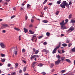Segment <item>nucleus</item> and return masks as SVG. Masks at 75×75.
Segmentation results:
<instances>
[{
  "mask_svg": "<svg viewBox=\"0 0 75 75\" xmlns=\"http://www.w3.org/2000/svg\"><path fill=\"white\" fill-rule=\"evenodd\" d=\"M34 39L36 40H35V41H36V40H37L36 37L34 38V39H33L34 40Z\"/></svg>",
  "mask_w": 75,
  "mask_h": 75,
  "instance_id": "nucleus-61",
  "label": "nucleus"
},
{
  "mask_svg": "<svg viewBox=\"0 0 75 75\" xmlns=\"http://www.w3.org/2000/svg\"><path fill=\"white\" fill-rule=\"evenodd\" d=\"M70 23H75V20H74L73 19L71 20L70 22Z\"/></svg>",
  "mask_w": 75,
  "mask_h": 75,
  "instance_id": "nucleus-13",
  "label": "nucleus"
},
{
  "mask_svg": "<svg viewBox=\"0 0 75 75\" xmlns=\"http://www.w3.org/2000/svg\"><path fill=\"white\" fill-rule=\"evenodd\" d=\"M1 55L2 57H4L5 56L4 54H1Z\"/></svg>",
  "mask_w": 75,
  "mask_h": 75,
  "instance_id": "nucleus-31",
  "label": "nucleus"
},
{
  "mask_svg": "<svg viewBox=\"0 0 75 75\" xmlns=\"http://www.w3.org/2000/svg\"><path fill=\"white\" fill-rule=\"evenodd\" d=\"M14 17H15V16H11V19H13V18Z\"/></svg>",
  "mask_w": 75,
  "mask_h": 75,
  "instance_id": "nucleus-48",
  "label": "nucleus"
},
{
  "mask_svg": "<svg viewBox=\"0 0 75 75\" xmlns=\"http://www.w3.org/2000/svg\"><path fill=\"white\" fill-rule=\"evenodd\" d=\"M66 71V70H63L61 71V73H64Z\"/></svg>",
  "mask_w": 75,
  "mask_h": 75,
  "instance_id": "nucleus-29",
  "label": "nucleus"
},
{
  "mask_svg": "<svg viewBox=\"0 0 75 75\" xmlns=\"http://www.w3.org/2000/svg\"><path fill=\"white\" fill-rule=\"evenodd\" d=\"M39 52V50H36V51H35V53L34 54H38Z\"/></svg>",
  "mask_w": 75,
  "mask_h": 75,
  "instance_id": "nucleus-28",
  "label": "nucleus"
},
{
  "mask_svg": "<svg viewBox=\"0 0 75 75\" xmlns=\"http://www.w3.org/2000/svg\"><path fill=\"white\" fill-rule=\"evenodd\" d=\"M64 36V35L63 34H61V37H62L63 36Z\"/></svg>",
  "mask_w": 75,
  "mask_h": 75,
  "instance_id": "nucleus-59",
  "label": "nucleus"
},
{
  "mask_svg": "<svg viewBox=\"0 0 75 75\" xmlns=\"http://www.w3.org/2000/svg\"><path fill=\"white\" fill-rule=\"evenodd\" d=\"M57 50V49H54L52 52V53L53 54L56 53V51Z\"/></svg>",
  "mask_w": 75,
  "mask_h": 75,
  "instance_id": "nucleus-14",
  "label": "nucleus"
},
{
  "mask_svg": "<svg viewBox=\"0 0 75 75\" xmlns=\"http://www.w3.org/2000/svg\"><path fill=\"white\" fill-rule=\"evenodd\" d=\"M10 0H6V1L7 2H8L10 1Z\"/></svg>",
  "mask_w": 75,
  "mask_h": 75,
  "instance_id": "nucleus-63",
  "label": "nucleus"
},
{
  "mask_svg": "<svg viewBox=\"0 0 75 75\" xmlns=\"http://www.w3.org/2000/svg\"><path fill=\"white\" fill-rule=\"evenodd\" d=\"M37 63L35 62H34L33 63V65H35V64H36Z\"/></svg>",
  "mask_w": 75,
  "mask_h": 75,
  "instance_id": "nucleus-47",
  "label": "nucleus"
},
{
  "mask_svg": "<svg viewBox=\"0 0 75 75\" xmlns=\"http://www.w3.org/2000/svg\"><path fill=\"white\" fill-rule=\"evenodd\" d=\"M14 53L16 55L17 54V52L16 50H14Z\"/></svg>",
  "mask_w": 75,
  "mask_h": 75,
  "instance_id": "nucleus-16",
  "label": "nucleus"
},
{
  "mask_svg": "<svg viewBox=\"0 0 75 75\" xmlns=\"http://www.w3.org/2000/svg\"><path fill=\"white\" fill-rule=\"evenodd\" d=\"M61 45V42H59L58 46L56 47V48L55 49H58L59 47H60Z\"/></svg>",
  "mask_w": 75,
  "mask_h": 75,
  "instance_id": "nucleus-10",
  "label": "nucleus"
},
{
  "mask_svg": "<svg viewBox=\"0 0 75 75\" xmlns=\"http://www.w3.org/2000/svg\"><path fill=\"white\" fill-rule=\"evenodd\" d=\"M39 57V56L38 55H31V57L30 58V59H32L35 58H38Z\"/></svg>",
  "mask_w": 75,
  "mask_h": 75,
  "instance_id": "nucleus-3",
  "label": "nucleus"
},
{
  "mask_svg": "<svg viewBox=\"0 0 75 75\" xmlns=\"http://www.w3.org/2000/svg\"><path fill=\"white\" fill-rule=\"evenodd\" d=\"M47 9V7H45L44 8V10H46Z\"/></svg>",
  "mask_w": 75,
  "mask_h": 75,
  "instance_id": "nucleus-54",
  "label": "nucleus"
},
{
  "mask_svg": "<svg viewBox=\"0 0 75 75\" xmlns=\"http://www.w3.org/2000/svg\"><path fill=\"white\" fill-rule=\"evenodd\" d=\"M57 3L58 4H60L61 3V0H59Z\"/></svg>",
  "mask_w": 75,
  "mask_h": 75,
  "instance_id": "nucleus-26",
  "label": "nucleus"
},
{
  "mask_svg": "<svg viewBox=\"0 0 75 75\" xmlns=\"http://www.w3.org/2000/svg\"><path fill=\"white\" fill-rule=\"evenodd\" d=\"M68 20L67 19L65 20V22L66 23L68 22Z\"/></svg>",
  "mask_w": 75,
  "mask_h": 75,
  "instance_id": "nucleus-55",
  "label": "nucleus"
},
{
  "mask_svg": "<svg viewBox=\"0 0 75 75\" xmlns=\"http://www.w3.org/2000/svg\"><path fill=\"white\" fill-rule=\"evenodd\" d=\"M42 74L43 75H45L46 74V73L44 72H42Z\"/></svg>",
  "mask_w": 75,
  "mask_h": 75,
  "instance_id": "nucleus-36",
  "label": "nucleus"
},
{
  "mask_svg": "<svg viewBox=\"0 0 75 75\" xmlns=\"http://www.w3.org/2000/svg\"><path fill=\"white\" fill-rule=\"evenodd\" d=\"M68 3L66 1H64L62 2V4H61L60 7L63 8H65V6L66 7H68L67 6Z\"/></svg>",
  "mask_w": 75,
  "mask_h": 75,
  "instance_id": "nucleus-1",
  "label": "nucleus"
},
{
  "mask_svg": "<svg viewBox=\"0 0 75 75\" xmlns=\"http://www.w3.org/2000/svg\"><path fill=\"white\" fill-rule=\"evenodd\" d=\"M25 52V49H22V52Z\"/></svg>",
  "mask_w": 75,
  "mask_h": 75,
  "instance_id": "nucleus-53",
  "label": "nucleus"
},
{
  "mask_svg": "<svg viewBox=\"0 0 75 75\" xmlns=\"http://www.w3.org/2000/svg\"><path fill=\"white\" fill-rule=\"evenodd\" d=\"M33 25L30 24L29 25V28H32L33 27Z\"/></svg>",
  "mask_w": 75,
  "mask_h": 75,
  "instance_id": "nucleus-39",
  "label": "nucleus"
},
{
  "mask_svg": "<svg viewBox=\"0 0 75 75\" xmlns=\"http://www.w3.org/2000/svg\"><path fill=\"white\" fill-rule=\"evenodd\" d=\"M22 70H20L19 71V73L20 74L22 73Z\"/></svg>",
  "mask_w": 75,
  "mask_h": 75,
  "instance_id": "nucleus-42",
  "label": "nucleus"
},
{
  "mask_svg": "<svg viewBox=\"0 0 75 75\" xmlns=\"http://www.w3.org/2000/svg\"><path fill=\"white\" fill-rule=\"evenodd\" d=\"M74 28L73 27V26H71L70 28L69 29V30H68V31L69 32L70 30H71V31H72L74 29Z\"/></svg>",
  "mask_w": 75,
  "mask_h": 75,
  "instance_id": "nucleus-8",
  "label": "nucleus"
},
{
  "mask_svg": "<svg viewBox=\"0 0 75 75\" xmlns=\"http://www.w3.org/2000/svg\"><path fill=\"white\" fill-rule=\"evenodd\" d=\"M0 45L1 47L2 48H5L6 46H5V45L3 43H1L0 44Z\"/></svg>",
  "mask_w": 75,
  "mask_h": 75,
  "instance_id": "nucleus-6",
  "label": "nucleus"
},
{
  "mask_svg": "<svg viewBox=\"0 0 75 75\" xmlns=\"http://www.w3.org/2000/svg\"><path fill=\"white\" fill-rule=\"evenodd\" d=\"M30 6V5L29 4H28L27 5V8L28 9V7Z\"/></svg>",
  "mask_w": 75,
  "mask_h": 75,
  "instance_id": "nucleus-41",
  "label": "nucleus"
},
{
  "mask_svg": "<svg viewBox=\"0 0 75 75\" xmlns=\"http://www.w3.org/2000/svg\"><path fill=\"white\" fill-rule=\"evenodd\" d=\"M71 16H72V14H70V15H69V19H70L71 18Z\"/></svg>",
  "mask_w": 75,
  "mask_h": 75,
  "instance_id": "nucleus-27",
  "label": "nucleus"
},
{
  "mask_svg": "<svg viewBox=\"0 0 75 75\" xmlns=\"http://www.w3.org/2000/svg\"><path fill=\"white\" fill-rule=\"evenodd\" d=\"M26 67H25L23 68V71L24 72H25L26 71Z\"/></svg>",
  "mask_w": 75,
  "mask_h": 75,
  "instance_id": "nucleus-23",
  "label": "nucleus"
},
{
  "mask_svg": "<svg viewBox=\"0 0 75 75\" xmlns=\"http://www.w3.org/2000/svg\"><path fill=\"white\" fill-rule=\"evenodd\" d=\"M73 1H69V4H68V5H67V7H68V8H69V5H71V4L73 3Z\"/></svg>",
  "mask_w": 75,
  "mask_h": 75,
  "instance_id": "nucleus-7",
  "label": "nucleus"
},
{
  "mask_svg": "<svg viewBox=\"0 0 75 75\" xmlns=\"http://www.w3.org/2000/svg\"><path fill=\"white\" fill-rule=\"evenodd\" d=\"M16 72H13V73H11V75H16Z\"/></svg>",
  "mask_w": 75,
  "mask_h": 75,
  "instance_id": "nucleus-32",
  "label": "nucleus"
},
{
  "mask_svg": "<svg viewBox=\"0 0 75 75\" xmlns=\"http://www.w3.org/2000/svg\"><path fill=\"white\" fill-rule=\"evenodd\" d=\"M42 22L45 23H48V21L47 20H43L42 21Z\"/></svg>",
  "mask_w": 75,
  "mask_h": 75,
  "instance_id": "nucleus-17",
  "label": "nucleus"
},
{
  "mask_svg": "<svg viewBox=\"0 0 75 75\" xmlns=\"http://www.w3.org/2000/svg\"><path fill=\"white\" fill-rule=\"evenodd\" d=\"M46 35L47 36H49L50 35V33L48 32H47L46 33Z\"/></svg>",
  "mask_w": 75,
  "mask_h": 75,
  "instance_id": "nucleus-18",
  "label": "nucleus"
},
{
  "mask_svg": "<svg viewBox=\"0 0 75 75\" xmlns=\"http://www.w3.org/2000/svg\"><path fill=\"white\" fill-rule=\"evenodd\" d=\"M3 26H2V28H8L9 27L8 25L7 24H4L3 25Z\"/></svg>",
  "mask_w": 75,
  "mask_h": 75,
  "instance_id": "nucleus-5",
  "label": "nucleus"
},
{
  "mask_svg": "<svg viewBox=\"0 0 75 75\" xmlns=\"http://www.w3.org/2000/svg\"><path fill=\"white\" fill-rule=\"evenodd\" d=\"M72 45V44L71 43H70L68 45V47H71Z\"/></svg>",
  "mask_w": 75,
  "mask_h": 75,
  "instance_id": "nucleus-20",
  "label": "nucleus"
},
{
  "mask_svg": "<svg viewBox=\"0 0 75 75\" xmlns=\"http://www.w3.org/2000/svg\"><path fill=\"white\" fill-rule=\"evenodd\" d=\"M52 5V3H49V5Z\"/></svg>",
  "mask_w": 75,
  "mask_h": 75,
  "instance_id": "nucleus-58",
  "label": "nucleus"
},
{
  "mask_svg": "<svg viewBox=\"0 0 75 75\" xmlns=\"http://www.w3.org/2000/svg\"><path fill=\"white\" fill-rule=\"evenodd\" d=\"M24 75H29V74L28 73L25 74Z\"/></svg>",
  "mask_w": 75,
  "mask_h": 75,
  "instance_id": "nucleus-64",
  "label": "nucleus"
},
{
  "mask_svg": "<svg viewBox=\"0 0 75 75\" xmlns=\"http://www.w3.org/2000/svg\"><path fill=\"white\" fill-rule=\"evenodd\" d=\"M24 32L25 33H27L28 32V29L25 28H24Z\"/></svg>",
  "mask_w": 75,
  "mask_h": 75,
  "instance_id": "nucleus-15",
  "label": "nucleus"
},
{
  "mask_svg": "<svg viewBox=\"0 0 75 75\" xmlns=\"http://www.w3.org/2000/svg\"><path fill=\"white\" fill-rule=\"evenodd\" d=\"M32 66L33 68L34 69V67H35V65H33H33H32Z\"/></svg>",
  "mask_w": 75,
  "mask_h": 75,
  "instance_id": "nucleus-51",
  "label": "nucleus"
},
{
  "mask_svg": "<svg viewBox=\"0 0 75 75\" xmlns=\"http://www.w3.org/2000/svg\"><path fill=\"white\" fill-rule=\"evenodd\" d=\"M42 52L48 53L49 52V51L45 49H43V50H42Z\"/></svg>",
  "mask_w": 75,
  "mask_h": 75,
  "instance_id": "nucleus-9",
  "label": "nucleus"
},
{
  "mask_svg": "<svg viewBox=\"0 0 75 75\" xmlns=\"http://www.w3.org/2000/svg\"><path fill=\"white\" fill-rule=\"evenodd\" d=\"M36 35H33V36L31 40L32 42H33L34 40V38H36Z\"/></svg>",
  "mask_w": 75,
  "mask_h": 75,
  "instance_id": "nucleus-11",
  "label": "nucleus"
},
{
  "mask_svg": "<svg viewBox=\"0 0 75 75\" xmlns=\"http://www.w3.org/2000/svg\"><path fill=\"white\" fill-rule=\"evenodd\" d=\"M64 61H67L69 63H71V61L70 60H69V59H66V60H64Z\"/></svg>",
  "mask_w": 75,
  "mask_h": 75,
  "instance_id": "nucleus-12",
  "label": "nucleus"
},
{
  "mask_svg": "<svg viewBox=\"0 0 75 75\" xmlns=\"http://www.w3.org/2000/svg\"><path fill=\"white\" fill-rule=\"evenodd\" d=\"M1 61L2 62H4L5 61V59H1Z\"/></svg>",
  "mask_w": 75,
  "mask_h": 75,
  "instance_id": "nucleus-40",
  "label": "nucleus"
},
{
  "mask_svg": "<svg viewBox=\"0 0 75 75\" xmlns=\"http://www.w3.org/2000/svg\"><path fill=\"white\" fill-rule=\"evenodd\" d=\"M32 32V30H29V32L30 33H31Z\"/></svg>",
  "mask_w": 75,
  "mask_h": 75,
  "instance_id": "nucleus-62",
  "label": "nucleus"
},
{
  "mask_svg": "<svg viewBox=\"0 0 75 75\" xmlns=\"http://www.w3.org/2000/svg\"><path fill=\"white\" fill-rule=\"evenodd\" d=\"M6 31L5 30H4L2 31V33H6Z\"/></svg>",
  "mask_w": 75,
  "mask_h": 75,
  "instance_id": "nucleus-57",
  "label": "nucleus"
},
{
  "mask_svg": "<svg viewBox=\"0 0 75 75\" xmlns=\"http://www.w3.org/2000/svg\"><path fill=\"white\" fill-rule=\"evenodd\" d=\"M31 22L32 23H33L34 22V20L33 19H31Z\"/></svg>",
  "mask_w": 75,
  "mask_h": 75,
  "instance_id": "nucleus-45",
  "label": "nucleus"
},
{
  "mask_svg": "<svg viewBox=\"0 0 75 75\" xmlns=\"http://www.w3.org/2000/svg\"><path fill=\"white\" fill-rule=\"evenodd\" d=\"M19 40H21V36H19Z\"/></svg>",
  "mask_w": 75,
  "mask_h": 75,
  "instance_id": "nucleus-50",
  "label": "nucleus"
},
{
  "mask_svg": "<svg viewBox=\"0 0 75 75\" xmlns=\"http://www.w3.org/2000/svg\"><path fill=\"white\" fill-rule=\"evenodd\" d=\"M42 65H43V64L42 63H40L38 65V66H39L40 67H41L42 66Z\"/></svg>",
  "mask_w": 75,
  "mask_h": 75,
  "instance_id": "nucleus-30",
  "label": "nucleus"
},
{
  "mask_svg": "<svg viewBox=\"0 0 75 75\" xmlns=\"http://www.w3.org/2000/svg\"><path fill=\"white\" fill-rule=\"evenodd\" d=\"M69 40H66V42L67 43H69Z\"/></svg>",
  "mask_w": 75,
  "mask_h": 75,
  "instance_id": "nucleus-33",
  "label": "nucleus"
},
{
  "mask_svg": "<svg viewBox=\"0 0 75 75\" xmlns=\"http://www.w3.org/2000/svg\"><path fill=\"white\" fill-rule=\"evenodd\" d=\"M33 52H35L36 51V49L35 48H33Z\"/></svg>",
  "mask_w": 75,
  "mask_h": 75,
  "instance_id": "nucleus-34",
  "label": "nucleus"
},
{
  "mask_svg": "<svg viewBox=\"0 0 75 75\" xmlns=\"http://www.w3.org/2000/svg\"><path fill=\"white\" fill-rule=\"evenodd\" d=\"M14 29L16 31H19L20 30V29L18 28H14Z\"/></svg>",
  "mask_w": 75,
  "mask_h": 75,
  "instance_id": "nucleus-24",
  "label": "nucleus"
},
{
  "mask_svg": "<svg viewBox=\"0 0 75 75\" xmlns=\"http://www.w3.org/2000/svg\"><path fill=\"white\" fill-rule=\"evenodd\" d=\"M71 51H72L73 52H75V47H74L72 49H71Z\"/></svg>",
  "mask_w": 75,
  "mask_h": 75,
  "instance_id": "nucleus-25",
  "label": "nucleus"
},
{
  "mask_svg": "<svg viewBox=\"0 0 75 75\" xmlns=\"http://www.w3.org/2000/svg\"><path fill=\"white\" fill-rule=\"evenodd\" d=\"M54 65V64L53 63H51V66H50L51 68H52L53 67Z\"/></svg>",
  "mask_w": 75,
  "mask_h": 75,
  "instance_id": "nucleus-21",
  "label": "nucleus"
},
{
  "mask_svg": "<svg viewBox=\"0 0 75 75\" xmlns=\"http://www.w3.org/2000/svg\"><path fill=\"white\" fill-rule=\"evenodd\" d=\"M57 58H58V59H60L61 58V57H60V56H59V54L58 55Z\"/></svg>",
  "mask_w": 75,
  "mask_h": 75,
  "instance_id": "nucleus-37",
  "label": "nucleus"
},
{
  "mask_svg": "<svg viewBox=\"0 0 75 75\" xmlns=\"http://www.w3.org/2000/svg\"><path fill=\"white\" fill-rule=\"evenodd\" d=\"M11 65V64L10 63H9L8 64V67H10Z\"/></svg>",
  "mask_w": 75,
  "mask_h": 75,
  "instance_id": "nucleus-52",
  "label": "nucleus"
},
{
  "mask_svg": "<svg viewBox=\"0 0 75 75\" xmlns=\"http://www.w3.org/2000/svg\"><path fill=\"white\" fill-rule=\"evenodd\" d=\"M54 71H55V69H53V70H52L51 72H52V73H53Z\"/></svg>",
  "mask_w": 75,
  "mask_h": 75,
  "instance_id": "nucleus-46",
  "label": "nucleus"
},
{
  "mask_svg": "<svg viewBox=\"0 0 75 75\" xmlns=\"http://www.w3.org/2000/svg\"><path fill=\"white\" fill-rule=\"evenodd\" d=\"M43 37V35L39 37V39H41Z\"/></svg>",
  "mask_w": 75,
  "mask_h": 75,
  "instance_id": "nucleus-38",
  "label": "nucleus"
},
{
  "mask_svg": "<svg viewBox=\"0 0 75 75\" xmlns=\"http://www.w3.org/2000/svg\"><path fill=\"white\" fill-rule=\"evenodd\" d=\"M61 61V60L58 59V60L55 62V64L58 65L59 64L60 62Z\"/></svg>",
  "mask_w": 75,
  "mask_h": 75,
  "instance_id": "nucleus-4",
  "label": "nucleus"
},
{
  "mask_svg": "<svg viewBox=\"0 0 75 75\" xmlns=\"http://www.w3.org/2000/svg\"><path fill=\"white\" fill-rule=\"evenodd\" d=\"M65 57H62L61 58V59L62 60V61H63L64 60V59H65Z\"/></svg>",
  "mask_w": 75,
  "mask_h": 75,
  "instance_id": "nucleus-19",
  "label": "nucleus"
},
{
  "mask_svg": "<svg viewBox=\"0 0 75 75\" xmlns=\"http://www.w3.org/2000/svg\"><path fill=\"white\" fill-rule=\"evenodd\" d=\"M47 0H45L44 1V2L43 3V4H45L47 1Z\"/></svg>",
  "mask_w": 75,
  "mask_h": 75,
  "instance_id": "nucleus-35",
  "label": "nucleus"
},
{
  "mask_svg": "<svg viewBox=\"0 0 75 75\" xmlns=\"http://www.w3.org/2000/svg\"><path fill=\"white\" fill-rule=\"evenodd\" d=\"M43 44L44 45H47V43L46 42H44L43 43Z\"/></svg>",
  "mask_w": 75,
  "mask_h": 75,
  "instance_id": "nucleus-44",
  "label": "nucleus"
},
{
  "mask_svg": "<svg viewBox=\"0 0 75 75\" xmlns=\"http://www.w3.org/2000/svg\"><path fill=\"white\" fill-rule=\"evenodd\" d=\"M15 65L16 66H17L18 65V63H16L15 64Z\"/></svg>",
  "mask_w": 75,
  "mask_h": 75,
  "instance_id": "nucleus-60",
  "label": "nucleus"
},
{
  "mask_svg": "<svg viewBox=\"0 0 75 75\" xmlns=\"http://www.w3.org/2000/svg\"><path fill=\"white\" fill-rule=\"evenodd\" d=\"M22 62H23L25 64L26 62L25 60H22Z\"/></svg>",
  "mask_w": 75,
  "mask_h": 75,
  "instance_id": "nucleus-49",
  "label": "nucleus"
},
{
  "mask_svg": "<svg viewBox=\"0 0 75 75\" xmlns=\"http://www.w3.org/2000/svg\"><path fill=\"white\" fill-rule=\"evenodd\" d=\"M62 45L64 47H66L67 46V45L66 44H63Z\"/></svg>",
  "mask_w": 75,
  "mask_h": 75,
  "instance_id": "nucleus-22",
  "label": "nucleus"
},
{
  "mask_svg": "<svg viewBox=\"0 0 75 75\" xmlns=\"http://www.w3.org/2000/svg\"><path fill=\"white\" fill-rule=\"evenodd\" d=\"M28 17L27 16H25V19L26 20H27V19H28Z\"/></svg>",
  "mask_w": 75,
  "mask_h": 75,
  "instance_id": "nucleus-56",
  "label": "nucleus"
},
{
  "mask_svg": "<svg viewBox=\"0 0 75 75\" xmlns=\"http://www.w3.org/2000/svg\"><path fill=\"white\" fill-rule=\"evenodd\" d=\"M67 22H65L64 23V21L63 20L62 22H60V24L61 25V29H65L66 28L65 26H64V25L66 24Z\"/></svg>",
  "mask_w": 75,
  "mask_h": 75,
  "instance_id": "nucleus-2",
  "label": "nucleus"
},
{
  "mask_svg": "<svg viewBox=\"0 0 75 75\" xmlns=\"http://www.w3.org/2000/svg\"><path fill=\"white\" fill-rule=\"evenodd\" d=\"M59 13V11H57V12H56V14L57 15Z\"/></svg>",
  "mask_w": 75,
  "mask_h": 75,
  "instance_id": "nucleus-43",
  "label": "nucleus"
}]
</instances>
